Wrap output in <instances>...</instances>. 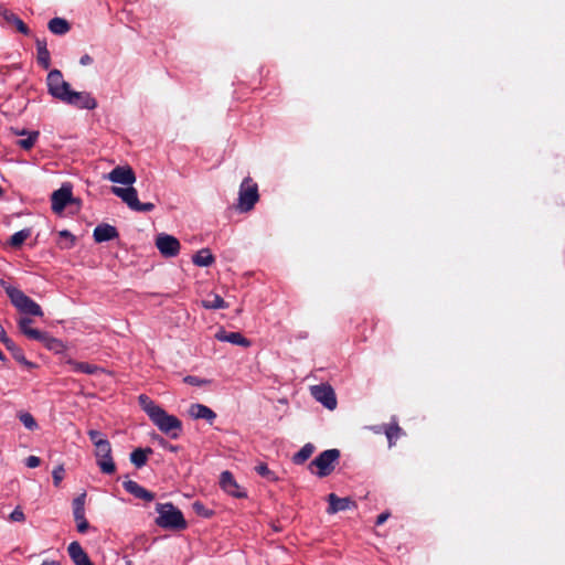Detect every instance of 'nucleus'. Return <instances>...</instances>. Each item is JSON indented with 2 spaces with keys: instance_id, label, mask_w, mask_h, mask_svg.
<instances>
[{
  "instance_id": "f257e3e1",
  "label": "nucleus",
  "mask_w": 565,
  "mask_h": 565,
  "mask_svg": "<svg viewBox=\"0 0 565 565\" xmlns=\"http://www.w3.org/2000/svg\"><path fill=\"white\" fill-rule=\"evenodd\" d=\"M156 511L159 514L156 524L161 529L181 531L188 525L182 511L171 502L157 503Z\"/></svg>"
},
{
  "instance_id": "f03ea898",
  "label": "nucleus",
  "mask_w": 565,
  "mask_h": 565,
  "mask_svg": "<svg viewBox=\"0 0 565 565\" xmlns=\"http://www.w3.org/2000/svg\"><path fill=\"white\" fill-rule=\"evenodd\" d=\"M0 285L6 290V294L10 298L11 303L22 313L30 315L34 317H42L43 310L39 303H36L32 298L26 296L22 290L7 285V282L1 279Z\"/></svg>"
},
{
  "instance_id": "7ed1b4c3",
  "label": "nucleus",
  "mask_w": 565,
  "mask_h": 565,
  "mask_svg": "<svg viewBox=\"0 0 565 565\" xmlns=\"http://www.w3.org/2000/svg\"><path fill=\"white\" fill-rule=\"evenodd\" d=\"M340 458V450L332 448L320 452L310 463L309 470L319 478H324L333 472Z\"/></svg>"
},
{
  "instance_id": "20e7f679",
  "label": "nucleus",
  "mask_w": 565,
  "mask_h": 565,
  "mask_svg": "<svg viewBox=\"0 0 565 565\" xmlns=\"http://www.w3.org/2000/svg\"><path fill=\"white\" fill-rule=\"evenodd\" d=\"M150 420L161 433L172 439H177L181 435L182 422L177 416L168 414L163 408L157 412Z\"/></svg>"
},
{
  "instance_id": "39448f33",
  "label": "nucleus",
  "mask_w": 565,
  "mask_h": 565,
  "mask_svg": "<svg viewBox=\"0 0 565 565\" xmlns=\"http://www.w3.org/2000/svg\"><path fill=\"white\" fill-rule=\"evenodd\" d=\"M259 199L258 186L250 178H245L239 186L238 202L236 209L241 213L249 212L254 209Z\"/></svg>"
},
{
  "instance_id": "423d86ee",
  "label": "nucleus",
  "mask_w": 565,
  "mask_h": 565,
  "mask_svg": "<svg viewBox=\"0 0 565 565\" xmlns=\"http://www.w3.org/2000/svg\"><path fill=\"white\" fill-rule=\"evenodd\" d=\"M46 84L50 95L61 102H64V98H66L72 90L71 85L64 81L62 72L56 68L50 71L47 74Z\"/></svg>"
},
{
  "instance_id": "0eeeda50",
  "label": "nucleus",
  "mask_w": 565,
  "mask_h": 565,
  "mask_svg": "<svg viewBox=\"0 0 565 565\" xmlns=\"http://www.w3.org/2000/svg\"><path fill=\"white\" fill-rule=\"evenodd\" d=\"M72 185L63 183L62 186L54 191L51 195L52 211L61 214L68 204L74 203L76 200L73 198Z\"/></svg>"
},
{
  "instance_id": "6e6552de",
  "label": "nucleus",
  "mask_w": 565,
  "mask_h": 565,
  "mask_svg": "<svg viewBox=\"0 0 565 565\" xmlns=\"http://www.w3.org/2000/svg\"><path fill=\"white\" fill-rule=\"evenodd\" d=\"M311 395L326 408L333 411L337 407V397L333 388L328 384L311 386Z\"/></svg>"
},
{
  "instance_id": "1a4fd4ad",
  "label": "nucleus",
  "mask_w": 565,
  "mask_h": 565,
  "mask_svg": "<svg viewBox=\"0 0 565 565\" xmlns=\"http://www.w3.org/2000/svg\"><path fill=\"white\" fill-rule=\"evenodd\" d=\"M86 495V492H83L74 498L72 502L73 516L76 522V529L79 533H86L89 529V523L85 518Z\"/></svg>"
},
{
  "instance_id": "9d476101",
  "label": "nucleus",
  "mask_w": 565,
  "mask_h": 565,
  "mask_svg": "<svg viewBox=\"0 0 565 565\" xmlns=\"http://www.w3.org/2000/svg\"><path fill=\"white\" fill-rule=\"evenodd\" d=\"M67 105L81 108V109H87L92 110L97 107L96 99L92 96L90 93L87 92H75L71 90L68 96L64 98V102Z\"/></svg>"
},
{
  "instance_id": "9b49d317",
  "label": "nucleus",
  "mask_w": 565,
  "mask_h": 565,
  "mask_svg": "<svg viewBox=\"0 0 565 565\" xmlns=\"http://www.w3.org/2000/svg\"><path fill=\"white\" fill-rule=\"evenodd\" d=\"M156 246L166 257H174L180 252V242L174 236L164 233L157 236Z\"/></svg>"
},
{
  "instance_id": "f8f14e48",
  "label": "nucleus",
  "mask_w": 565,
  "mask_h": 565,
  "mask_svg": "<svg viewBox=\"0 0 565 565\" xmlns=\"http://www.w3.org/2000/svg\"><path fill=\"white\" fill-rule=\"evenodd\" d=\"M113 183L132 185L136 182V174L129 166H117L106 177Z\"/></svg>"
},
{
  "instance_id": "ddd939ff",
  "label": "nucleus",
  "mask_w": 565,
  "mask_h": 565,
  "mask_svg": "<svg viewBox=\"0 0 565 565\" xmlns=\"http://www.w3.org/2000/svg\"><path fill=\"white\" fill-rule=\"evenodd\" d=\"M327 500L329 503L327 508L328 514H335L338 512L345 511L356 507L355 502L352 501L349 497L339 498L334 493H330Z\"/></svg>"
},
{
  "instance_id": "4468645a",
  "label": "nucleus",
  "mask_w": 565,
  "mask_h": 565,
  "mask_svg": "<svg viewBox=\"0 0 565 565\" xmlns=\"http://www.w3.org/2000/svg\"><path fill=\"white\" fill-rule=\"evenodd\" d=\"M122 487L129 494L146 502H151L156 498V494L153 492L147 490L146 488H143L134 480L124 481Z\"/></svg>"
},
{
  "instance_id": "2eb2a0df",
  "label": "nucleus",
  "mask_w": 565,
  "mask_h": 565,
  "mask_svg": "<svg viewBox=\"0 0 565 565\" xmlns=\"http://www.w3.org/2000/svg\"><path fill=\"white\" fill-rule=\"evenodd\" d=\"M111 192L116 196L120 198L122 200V202H125L130 210H132V211L136 210V207L139 203V199H138L137 190L135 188H132L131 185H129L127 188L113 186Z\"/></svg>"
},
{
  "instance_id": "dca6fc26",
  "label": "nucleus",
  "mask_w": 565,
  "mask_h": 565,
  "mask_svg": "<svg viewBox=\"0 0 565 565\" xmlns=\"http://www.w3.org/2000/svg\"><path fill=\"white\" fill-rule=\"evenodd\" d=\"M119 236L117 228L110 224L103 223L95 227L93 237L97 243L115 239Z\"/></svg>"
},
{
  "instance_id": "f3484780",
  "label": "nucleus",
  "mask_w": 565,
  "mask_h": 565,
  "mask_svg": "<svg viewBox=\"0 0 565 565\" xmlns=\"http://www.w3.org/2000/svg\"><path fill=\"white\" fill-rule=\"evenodd\" d=\"M220 484L225 492L233 497L242 498L245 495V493L239 491V487L230 471H223L221 473Z\"/></svg>"
},
{
  "instance_id": "a211bd4d",
  "label": "nucleus",
  "mask_w": 565,
  "mask_h": 565,
  "mask_svg": "<svg viewBox=\"0 0 565 565\" xmlns=\"http://www.w3.org/2000/svg\"><path fill=\"white\" fill-rule=\"evenodd\" d=\"M68 555L75 565H93L82 545L74 541L67 547Z\"/></svg>"
},
{
  "instance_id": "6ab92c4d",
  "label": "nucleus",
  "mask_w": 565,
  "mask_h": 565,
  "mask_svg": "<svg viewBox=\"0 0 565 565\" xmlns=\"http://www.w3.org/2000/svg\"><path fill=\"white\" fill-rule=\"evenodd\" d=\"M189 415L194 419H205L210 424L216 418L213 409L199 403H194L189 407Z\"/></svg>"
},
{
  "instance_id": "aec40b11",
  "label": "nucleus",
  "mask_w": 565,
  "mask_h": 565,
  "mask_svg": "<svg viewBox=\"0 0 565 565\" xmlns=\"http://www.w3.org/2000/svg\"><path fill=\"white\" fill-rule=\"evenodd\" d=\"M215 338L218 341L222 342H228L235 345H241L244 348H247L250 345V342L248 339H246L242 333L239 332H226L225 330H218L215 334Z\"/></svg>"
},
{
  "instance_id": "412c9836",
  "label": "nucleus",
  "mask_w": 565,
  "mask_h": 565,
  "mask_svg": "<svg viewBox=\"0 0 565 565\" xmlns=\"http://www.w3.org/2000/svg\"><path fill=\"white\" fill-rule=\"evenodd\" d=\"M0 14L7 23L14 25L20 33L24 35L31 34L28 25L13 12L8 9H0Z\"/></svg>"
},
{
  "instance_id": "4be33fe9",
  "label": "nucleus",
  "mask_w": 565,
  "mask_h": 565,
  "mask_svg": "<svg viewBox=\"0 0 565 565\" xmlns=\"http://www.w3.org/2000/svg\"><path fill=\"white\" fill-rule=\"evenodd\" d=\"M8 351L11 352L13 359L19 362L20 364H22L23 366L28 367V369H34L36 366L35 363L29 361L25 355H24V352L23 350L18 347L13 341H6V345Z\"/></svg>"
},
{
  "instance_id": "5701e85b",
  "label": "nucleus",
  "mask_w": 565,
  "mask_h": 565,
  "mask_svg": "<svg viewBox=\"0 0 565 565\" xmlns=\"http://www.w3.org/2000/svg\"><path fill=\"white\" fill-rule=\"evenodd\" d=\"M35 341L43 343V345L56 353L62 352L64 350V344L61 340L51 337L47 332L41 331V337L35 338Z\"/></svg>"
},
{
  "instance_id": "b1692460",
  "label": "nucleus",
  "mask_w": 565,
  "mask_h": 565,
  "mask_svg": "<svg viewBox=\"0 0 565 565\" xmlns=\"http://www.w3.org/2000/svg\"><path fill=\"white\" fill-rule=\"evenodd\" d=\"M192 262L199 267H209L215 262V258L209 248H202L193 255Z\"/></svg>"
},
{
  "instance_id": "393cba45",
  "label": "nucleus",
  "mask_w": 565,
  "mask_h": 565,
  "mask_svg": "<svg viewBox=\"0 0 565 565\" xmlns=\"http://www.w3.org/2000/svg\"><path fill=\"white\" fill-rule=\"evenodd\" d=\"M138 403L150 419L162 408L145 394L138 396Z\"/></svg>"
},
{
  "instance_id": "a878e982",
  "label": "nucleus",
  "mask_w": 565,
  "mask_h": 565,
  "mask_svg": "<svg viewBox=\"0 0 565 565\" xmlns=\"http://www.w3.org/2000/svg\"><path fill=\"white\" fill-rule=\"evenodd\" d=\"M47 28L53 34L63 35L70 31L71 25L63 18H53L49 21Z\"/></svg>"
},
{
  "instance_id": "bb28decb",
  "label": "nucleus",
  "mask_w": 565,
  "mask_h": 565,
  "mask_svg": "<svg viewBox=\"0 0 565 565\" xmlns=\"http://www.w3.org/2000/svg\"><path fill=\"white\" fill-rule=\"evenodd\" d=\"M31 323H32V320L30 318L22 317L18 321V327H19V330L25 337H28L31 340H35V338H40L41 337V330L31 328L30 327Z\"/></svg>"
},
{
  "instance_id": "cd10ccee",
  "label": "nucleus",
  "mask_w": 565,
  "mask_h": 565,
  "mask_svg": "<svg viewBox=\"0 0 565 565\" xmlns=\"http://www.w3.org/2000/svg\"><path fill=\"white\" fill-rule=\"evenodd\" d=\"M148 454H152L151 448H137L130 454V461L137 467L141 468L147 463Z\"/></svg>"
},
{
  "instance_id": "c85d7f7f",
  "label": "nucleus",
  "mask_w": 565,
  "mask_h": 565,
  "mask_svg": "<svg viewBox=\"0 0 565 565\" xmlns=\"http://www.w3.org/2000/svg\"><path fill=\"white\" fill-rule=\"evenodd\" d=\"M315 451V446L312 444H306L299 451H297L292 456V462L295 465H302L307 461Z\"/></svg>"
},
{
  "instance_id": "c756f323",
  "label": "nucleus",
  "mask_w": 565,
  "mask_h": 565,
  "mask_svg": "<svg viewBox=\"0 0 565 565\" xmlns=\"http://www.w3.org/2000/svg\"><path fill=\"white\" fill-rule=\"evenodd\" d=\"M96 462L100 471L105 475H113L116 471V465L111 454H108V457H96Z\"/></svg>"
},
{
  "instance_id": "7c9ffc66",
  "label": "nucleus",
  "mask_w": 565,
  "mask_h": 565,
  "mask_svg": "<svg viewBox=\"0 0 565 565\" xmlns=\"http://www.w3.org/2000/svg\"><path fill=\"white\" fill-rule=\"evenodd\" d=\"M39 137L40 132L38 130H33L26 138L18 140L17 145L24 150H31L38 141Z\"/></svg>"
},
{
  "instance_id": "2f4dec72",
  "label": "nucleus",
  "mask_w": 565,
  "mask_h": 565,
  "mask_svg": "<svg viewBox=\"0 0 565 565\" xmlns=\"http://www.w3.org/2000/svg\"><path fill=\"white\" fill-rule=\"evenodd\" d=\"M30 235H31V231L29 228H23L19 232H15L10 237V245L12 247H20Z\"/></svg>"
},
{
  "instance_id": "473e14b6",
  "label": "nucleus",
  "mask_w": 565,
  "mask_h": 565,
  "mask_svg": "<svg viewBox=\"0 0 565 565\" xmlns=\"http://www.w3.org/2000/svg\"><path fill=\"white\" fill-rule=\"evenodd\" d=\"M75 372L84 373V374H95L99 367L94 364H89L86 362H72Z\"/></svg>"
},
{
  "instance_id": "72a5a7b5",
  "label": "nucleus",
  "mask_w": 565,
  "mask_h": 565,
  "mask_svg": "<svg viewBox=\"0 0 565 565\" xmlns=\"http://www.w3.org/2000/svg\"><path fill=\"white\" fill-rule=\"evenodd\" d=\"M20 422L23 426L30 430H35L39 426L32 414L28 412H22L18 415Z\"/></svg>"
},
{
  "instance_id": "f704fd0d",
  "label": "nucleus",
  "mask_w": 565,
  "mask_h": 565,
  "mask_svg": "<svg viewBox=\"0 0 565 565\" xmlns=\"http://www.w3.org/2000/svg\"><path fill=\"white\" fill-rule=\"evenodd\" d=\"M203 307L206 309H223L226 308L227 305L221 296L214 295L211 300L203 301Z\"/></svg>"
},
{
  "instance_id": "c9c22d12",
  "label": "nucleus",
  "mask_w": 565,
  "mask_h": 565,
  "mask_svg": "<svg viewBox=\"0 0 565 565\" xmlns=\"http://www.w3.org/2000/svg\"><path fill=\"white\" fill-rule=\"evenodd\" d=\"M95 448L96 457H108V454H111V445L108 439L99 440Z\"/></svg>"
},
{
  "instance_id": "e433bc0d",
  "label": "nucleus",
  "mask_w": 565,
  "mask_h": 565,
  "mask_svg": "<svg viewBox=\"0 0 565 565\" xmlns=\"http://www.w3.org/2000/svg\"><path fill=\"white\" fill-rule=\"evenodd\" d=\"M60 237L65 239V242L61 241L60 246L62 248H72L75 244V236L67 230H63L60 232Z\"/></svg>"
},
{
  "instance_id": "4c0bfd02",
  "label": "nucleus",
  "mask_w": 565,
  "mask_h": 565,
  "mask_svg": "<svg viewBox=\"0 0 565 565\" xmlns=\"http://www.w3.org/2000/svg\"><path fill=\"white\" fill-rule=\"evenodd\" d=\"M193 511L203 518H211L213 515V511L207 509L201 501H195L192 504Z\"/></svg>"
},
{
  "instance_id": "58836bf2",
  "label": "nucleus",
  "mask_w": 565,
  "mask_h": 565,
  "mask_svg": "<svg viewBox=\"0 0 565 565\" xmlns=\"http://www.w3.org/2000/svg\"><path fill=\"white\" fill-rule=\"evenodd\" d=\"M38 52V63L40 66H42L44 70L50 68L51 66V55L49 50H41Z\"/></svg>"
},
{
  "instance_id": "ea45409f",
  "label": "nucleus",
  "mask_w": 565,
  "mask_h": 565,
  "mask_svg": "<svg viewBox=\"0 0 565 565\" xmlns=\"http://www.w3.org/2000/svg\"><path fill=\"white\" fill-rule=\"evenodd\" d=\"M401 431L402 429L397 424L391 425L386 428L385 435L388 439L390 447L393 446L394 439H396L399 436Z\"/></svg>"
},
{
  "instance_id": "a19ab883",
  "label": "nucleus",
  "mask_w": 565,
  "mask_h": 565,
  "mask_svg": "<svg viewBox=\"0 0 565 565\" xmlns=\"http://www.w3.org/2000/svg\"><path fill=\"white\" fill-rule=\"evenodd\" d=\"M255 470L259 476H262L268 480H275L274 472L268 468V466L266 463L262 462V463L257 465L255 467Z\"/></svg>"
},
{
  "instance_id": "79ce46f5",
  "label": "nucleus",
  "mask_w": 565,
  "mask_h": 565,
  "mask_svg": "<svg viewBox=\"0 0 565 565\" xmlns=\"http://www.w3.org/2000/svg\"><path fill=\"white\" fill-rule=\"evenodd\" d=\"M183 382L189 384V385H192V386H204V385L210 383L209 380L201 379V377H198V376H194V375H186L183 379Z\"/></svg>"
},
{
  "instance_id": "37998d69",
  "label": "nucleus",
  "mask_w": 565,
  "mask_h": 565,
  "mask_svg": "<svg viewBox=\"0 0 565 565\" xmlns=\"http://www.w3.org/2000/svg\"><path fill=\"white\" fill-rule=\"evenodd\" d=\"M64 473H65V470H64L63 465H58L57 467L54 468V470L52 471V477H53V483L55 487H60V484L64 478Z\"/></svg>"
},
{
  "instance_id": "c03bdc74",
  "label": "nucleus",
  "mask_w": 565,
  "mask_h": 565,
  "mask_svg": "<svg viewBox=\"0 0 565 565\" xmlns=\"http://www.w3.org/2000/svg\"><path fill=\"white\" fill-rule=\"evenodd\" d=\"M87 434H88V437H89L90 441L94 444V446H96V445H97V443H98L99 440H105V439H107V438L103 435V433H102V431H99V430L90 429V430H88V433H87Z\"/></svg>"
},
{
  "instance_id": "a18cd8bd",
  "label": "nucleus",
  "mask_w": 565,
  "mask_h": 565,
  "mask_svg": "<svg viewBox=\"0 0 565 565\" xmlns=\"http://www.w3.org/2000/svg\"><path fill=\"white\" fill-rule=\"evenodd\" d=\"M12 522H22L25 520V515L20 507H17L9 515Z\"/></svg>"
},
{
  "instance_id": "49530a36",
  "label": "nucleus",
  "mask_w": 565,
  "mask_h": 565,
  "mask_svg": "<svg viewBox=\"0 0 565 565\" xmlns=\"http://www.w3.org/2000/svg\"><path fill=\"white\" fill-rule=\"evenodd\" d=\"M154 209V204L151 202L141 203L139 201L135 212H151Z\"/></svg>"
},
{
  "instance_id": "de8ad7c7",
  "label": "nucleus",
  "mask_w": 565,
  "mask_h": 565,
  "mask_svg": "<svg viewBox=\"0 0 565 565\" xmlns=\"http://www.w3.org/2000/svg\"><path fill=\"white\" fill-rule=\"evenodd\" d=\"M40 462H41V460H40L39 457H36V456H29L26 458L25 465L29 468H36V467L40 466Z\"/></svg>"
},
{
  "instance_id": "09e8293b",
  "label": "nucleus",
  "mask_w": 565,
  "mask_h": 565,
  "mask_svg": "<svg viewBox=\"0 0 565 565\" xmlns=\"http://www.w3.org/2000/svg\"><path fill=\"white\" fill-rule=\"evenodd\" d=\"M35 44H36V51L47 50V44H46L45 39L36 38Z\"/></svg>"
},
{
  "instance_id": "8fccbe9b",
  "label": "nucleus",
  "mask_w": 565,
  "mask_h": 565,
  "mask_svg": "<svg viewBox=\"0 0 565 565\" xmlns=\"http://www.w3.org/2000/svg\"><path fill=\"white\" fill-rule=\"evenodd\" d=\"M11 132L14 135V136H29V134L31 131L26 130V129H20V128H14V127H11Z\"/></svg>"
},
{
  "instance_id": "3c124183",
  "label": "nucleus",
  "mask_w": 565,
  "mask_h": 565,
  "mask_svg": "<svg viewBox=\"0 0 565 565\" xmlns=\"http://www.w3.org/2000/svg\"><path fill=\"white\" fill-rule=\"evenodd\" d=\"M81 65L87 66L93 63V57L88 54H84L79 60Z\"/></svg>"
},
{
  "instance_id": "603ef678",
  "label": "nucleus",
  "mask_w": 565,
  "mask_h": 565,
  "mask_svg": "<svg viewBox=\"0 0 565 565\" xmlns=\"http://www.w3.org/2000/svg\"><path fill=\"white\" fill-rule=\"evenodd\" d=\"M0 341L6 345V341H12L6 333L3 327L0 324Z\"/></svg>"
},
{
  "instance_id": "864d4df0",
  "label": "nucleus",
  "mask_w": 565,
  "mask_h": 565,
  "mask_svg": "<svg viewBox=\"0 0 565 565\" xmlns=\"http://www.w3.org/2000/svg\"><path fill=\"white\" fill-rule=\"evenodd\" d=\"M388 516H390V514H388L387 512L381 513V514L376 518V522H375V524H376V525H381V524H383V523L387 520V518H388Z\"/></svg>"
},
{
  "instance_id": "5fc2aeb1",
  "label": "nucleus",
  "mask_w": 565,
  "mask_h": 565,
  "mask_svg": "<svg viewBox=\"0 0 565 565\" xmlns=\"http://www.w3.org/2000/svg\"><path fill=\"white\" fill-rule=\"evenodd\" d=\"M159 444L161 447L167 448L169 443L164 438L159 437Z\"/></svg>"
},
{
  "instance_id": "6e6d98bb",
  "label": "nucleus",
  "mask_w": 565,
  "mask_h": 565,
  "mask_svg": "<svg viewBox=\"0 0 565 565\" xmlns=\"http://www.w3.org/2000/svg\"><path fill=\"white\" fill-rule=\"evenodd\" d=\"M166 449H168V450H170V451H177V450H178V447H177V446H173V445H171V444H168V446H167V448H166Z\"/></svg>"
},
{
  "instance_id": "4d7b16f0",
  "label": "nucleus",
  "mask_w": 565,
  "mask_h": 565,
  "mask_svg": "<svg viewBox=\"0 0 565 565\" xmlns=\"http://www.w3.org/2000/svg\"><path fill=\"white\" fill-rule=\"evenodd\" d=\"M2 193H3V190H2V188L0 186V196L2 195Z\"/></svg>"
}]
</instances>
